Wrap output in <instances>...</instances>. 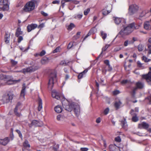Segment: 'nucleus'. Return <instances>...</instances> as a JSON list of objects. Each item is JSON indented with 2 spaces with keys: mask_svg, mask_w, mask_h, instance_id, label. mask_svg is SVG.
<instances>
[{
  "mask_svg": "<svg viewBox=\"0 0 151 151\" xmlns=\"http://www.w3.org/2000/svg\"><path fill=\"white\" fill-rule=\"evenodd\" d=\"M36 3L37 1L35 0H31L28 1L23 8V11L26 12H30L35 9Z\"/></svg>",
  "mask_w": 151,
  "mask_h": 151,
  "instance_id": "nucleus-1",
  "label": "nucleus"
},
{
  "mask_svg": "<svg viewBox=\"0 0 151 151\" xmlns=\"http://www.w3.org/2000/svg\"><path fill=\"white\" fill-rule=\"evenodd\" d=\"M61 102L63 108L68 111H71L73 109L74 105L72 104H69L68 101L64 97H63Z\"/></svg>",
  "mask_w": 151,
  "mask_h": 151,
  "instance_id": "nucleus-2",
  "label": "nucleus"
},
{
  "mask_svg": "<svg viewBox=\"0 0 151 151\" xmlns=\"http://www.w3.org/2000/svg\"><path fill=\"white\" fill-rule=\"evenodd\" d=\"M12 77L11 76L1 74L0 75V80H4L5 81H6V82L4 85L5 84L10 85L12 84L14 81L19 82L20 81V80L12 81L10 79Z\"/></svg>",
  "mask_w": 151,
  "mask_h": 151,
  "instance_id": "nucleus-3",
  "label": "nucleus"
},
{
  "mask_svg": "<svg viewBox=\"0 0 151 151\" xmlns=\"http://www.w3.org/2000/svg\"><path fill=\"white\" fill-rule=\"evenodd\" d=\"M57 75L55 73H51L49 76V79L48 83V87L52 89L53 86L54 82L56 81Z\"/></svg>",
  "mask_w": 151,
  "mask_h": 151,
  "instance_id": "nucleus-4",
  "label": "nucleus"
},
{
  "mask_svg": "<svg viewBox=\"0 0 151 151\" xmlns=\"http://www.w3.org/2000/svg\"><path fill=\"white\" fill-rule=\"evenodd\" d=\"M139 9V6L136 4H132L129 6L128 9V14L132 15L137 12Z\"/></svg>",
  "mask_w": 151,
  "mask_h": 151,
  "instance_id": "nucleus-5",
  "label": "nucleus"
},
{
  "mask_svg": "<svg viewBox=\"0 0 151 151\" xmlns=\"http://www.w3.org/2000/svg\"><path fill=\"white\" fill-rule=\"evenodd\" d=\"M150 71L146 74H143L141 75L142 78V79H145L148 83L151 85V67L149 68Z\"/></svg>",
  "mask_w": 151,
  "mask_h": 151,
  "instance_id": "nucleus-6",
  "label": "nucleus"
},
{
  "mask_svg": "<svg viewBox=\"0 0 151 151\" xmlns=\"http://www.w3.org/2000/svg\"><path fill=\"white\" fill-rule=\"evenodd\" d=\"M13 94L9 93L7 95H4L3 97V100L4 103H7L11 101L13 97Z\"/></svg>",
  "mask_w": 151,
  "mask_h": 151,
  "instance_id": "nucleus-7",
  "label": "nucleus"
},
{
  "mask_svg": "<svg viewBox=\"0 0 151 151\" xmlns=\"http://www.w3.org/2000/svg\"><path fill=\"white\" fill-rule=\"evenodd\" d=\"M133 26L132 24H130L124 28V31L126 32V33L127 35L129 34L133 31Z\"/></svg>",
  "mask_w": 151,
  "mask_h": 151,
  "instance_id": "nucleus-8",
  "label": "nucleus"
},
{
  "mask_svg": "<svg viewBox=\"0 0 151 151\" xmlns=\"http://www.w3.org/2000/svg\"><path fill=\"white\" fill-rule=\"evenodd\" d=\"M149 125L145 122H143L138 124V128L140 129H143L147 130L149 127Z\"/></svg>",
  "mask_w": 151,
  "mask_h": 151,
  "instance_id": "nucleus-9",
  "label": "nucleus"
},
{
  "mask_svg": "<svg viewBox=\"0 0 151 151\" xmlns=\"http://www.w3.org/2000/svg\"><path fill=\"white\" fill-rule=\"evenodd\" d=\"M37 27V25L35 24H32L28 25L27 27V30L28 32H31Z\"/></svg>",
  "mask_w": 151,
  "mask_h": 151,
  "instance_id": "nucleus-10",
  "label": "nucleus"
},
{
  "mask_svg": "<svg viewBox=\"0 0 151 151\" xmlns=\"http://www.w3.org/2000/svg\"><path fill=\"white\" fill-rule=\"evenodd\" d=\"M10 34L8 32H6L4 36V42L6 44L9 42L10 40Z\"/></svg>",
  "mask_w": 151,
  "mask_h": 151,
  "instance_id": "nucleus-11",
  "label": "nucleus"
},
{
  "mask_svg": "<svg viewBox=\"0 0 151 151\" xmlns=\"http://www.w3.org/2000/svg\"><path fill=\"white\" fill-rule=\"evenodd\" d=\"M9 142V139L8 137H6L3 139H0V144L6 145Z\"/></svg>",
  "mask_w": 151,
  "mask_h": 151,
  "instance_id": "nucleus-12",
  "label": "nucleus"
},
{
  "mask_svg": "<svg viewBox=\"0 0 151 151\" xmlns=\"http://www.w3.org/2000/svg\"><path fill=\"white\" fill-rule=\"evenodd\" d=\"M52 96L53 98H55L57 100L61 99V97L59 95L58 93L55 91H53L52 93Z\"/></svg>",
  "mask_w": 151,
  "mask_h": 151,
  "instance_id": "nucleus-13",
  "label": "nucleus"
},
{
  "mask_svg": "<svg viewBox=\"0 0 151 151\" xmlns=\"http://www.w3.org/2000/svg\"><path fill=\"white\" fill-rule=\"evenodd\" d=\"M110 151H118V147L115 145H110L109 146Z\"/></svg>",
  "mask_w": 151,
  "mask_h": 151,
  "instance_id": "nucleus-14",
  "label": "nucleus"
},
{
  "mask_svg": "<svg viewBox=\"0 0 151 151\" xmlns=\"http://www.w3.org/2000/svg\"><path fill=\"white\" fill-rule=\"evenodd\" d=\"M121 125L122 127L125 130L127 129V125L126 119L124 118L123 120L121 121Z\"/></svg>",
  "mask_w": 151,
  "mask_h": 151,
  "instance_id": "nucleus-15",
  "label": "nucleus"
},
{
  "mask_svg": "<svg viewBox=\"0 0 151 151\" xmlns=\"http://www.w3.org/2000/svg\"><path fill=\"white\" fill-rule=\"evenodd\" d=\"M20 72L24 74H25L26 72L32 73L33 72V71H32V69L31 66L29 67L26 68H24L20 71Z\"/></svg>",
  "mask_w": 151,
  "mask_h": 151,
  "instance_id": "nucleus-16",
  "label": "nucleus"
},
{
  "mask_svg": "<svg viewBox=\"0 0 151 151\" xmlns=\"http://www.w3.org/2000/svg\"><path fill=\"white\" fill-rule=\"evenodd\" d=\"M122 104V102L120 100L116 101H115L114 104V106L116 110H117L119 109L121 106Z\"/></svg>",
  "mask_w": 151,
  "mask_h": 151,
  "instance_id": "nucleus-17",
  "label": "nucleus"
},
{
  "mask_svg": "<svg viewBox=\"0 0 151 151\" xmlns=\"http://www.w3.org/2000/svg\"><path fill=\"white\" fill-rule=\"evenodd\" d=\"M38 107L37 108L38 110L39 111H40L42 107V99L39 97L38 100Z\"/></svg>",
  "mask_w": 151,
  "mask_h": 151,
  "instance_id": "nucleus-18",
  "label": "nucleus"
},
{
  "mask_svg": "<svg viewBox=\"0 0 151 151\" xmlns=\"http://www.w3.org/2000/svg\"><path fill=\"white\" fill-rule=\"evenodd\" d=\"M31 124L32 126H34L35 127H40L41 124L39 121L34 120L32 121Z\"/></svg>",
  "mask_w": 151,
  "mask_h": 151,
  "instance_id": "nucleus-19",
  "label": "nucleus"
},
{
  "mask_svg": "<svg viewBox=\"0 0 151 151\" xmlns=\"http://www.w3.org/2000/svg\"><path fill=\"white\" fill-rule=\"evenodd\" d=\"M23 32L21 31V29L20 27H18L15 33V35L16 37H18L19 36L22 35Z\"/></svg>",
  "mask_w": 151,
  "mask_h": 151,
  "instance_id": "nucleus-20",
  "label": "nucleus"
},
{
  "mask_svg": "<svg viewBox=\"0 0 151 151\" xmlns=\"http://www.w3.org/2000/svg\"><path fill=\"white\" fill-rule=\"evenodd\" d=\"M144 28L146 30H149L151 29V26L149 21L145 22L144 24Z\"/></svg>",
  "mask_w": 151,
  "mask_h": 151,
  "instance_id": "nucleus-21",
  "label": "nucleus"
},
{
  "mask_svg": "<svg viewBox=\"0 0 151 151\" xmlns=\"http://www.w3.org/2000/svg\"><path fill=\"white\" fill-rule=\"evenodd\" d=\"M74 110L75 114L76 116H78L80 113V109L79 106H78L75 107L74 106L73 109Z\"/></svg>",
  "mask_w": 151,
  "mask_h": 151,
  "instance_id": "nucleus-22",
  "label": "nucleus"
},
{
  "mask_svg": "<svg viewBox=\"0 0 151 151\" xmlns=\"http://www.w3.org/2000/svg\"><path fill=\"white\" fill-rule=\"evenodd\" d=\"M26 88V86H25V83H24L22 85V90L21 91V92L20 93V96H22L23 97H24L25 95V89Z\"/></svg>",
  "mask_w": 151,
  "mask_h": 151,
  "instance_id": "nucleus-23",
  "label": "nucleus"
},
{
  "mask_svg": "<svg viewBox=\"0 0 151 151\" xmlns=\"http://www.w3.org/2000/svg\"><path fill=\"white\" fill-rule=\"evenodd\" d=\"M136 87L135 88H137V89H141L143 88L144 86V84L142 82L138 81L136 83Z\"/></svg>",
  "mask_w": 151,
  "mask_h": 151,
  "instance_id": "nucleus-24",
  "label": "nucleus"
},
{
  "mask_svg": "<svg viewBox=\"0 0 151 151\" xmlns=\"http://www.w3.org/2000/svg\"><path fill=\"white\" fill-rule=\"evenodd\" d=\"M114 21L115 23L117 24H119L122 22H125L124 20L119 18H116Z\"/></svg>",
  "mask_w": 151,
  "mask_h": 151,
  "instance_id": "nucleus-25",
  "label": "nucleus"
},
{
  "mask_svg": "<svg viewBox=\"0 0 151 151\" xmlns=\"http://www.w3.org/2000/svg\"><path fill=\"white\" fill-rule=\"evenodd\" d=\"M63 109L61 106L58 105L55 108V111L57 113H60L62 111Z\"/></svg>",
  "mask_w": 151,
  "mask_h": 151,
  "instance_id": "nucleus-26",
  "label": "nucleus"
},
{
  "mask_svg": "<svg viewBox=\"0 0 151 151\" xmlns=\"http://www.w3.org/2000/svg\"><path fill=\"white\" fill-rule=\"evenodd\" d=\"M133 25V28L134 27L135 29H138L142 26V23L138 24H135L134 23H131Z\"/></svg>",
  "mask_w": 151,
  "mask_h": 151,
  "instance_id": "nucleus-27",
  "label": "nucleus"
},
{
  "mask_svg": "<svg viewBox=\"0 0 151 151\" xmlns=\"http://www.w3.org/2000/svg\"><path fill=\"white\" fill-rule=\"evenodd\" d=\"M126 32L124 31V29H122L118 34V35L120 36V37H124V36L125 35H127Z\"/></svg>",
  "mask_w": 151,
  "mask_h": 151,
  "instance_id": "nucleus-28",
  "label": "nucleus"
},
{
  "mask_svg": "<svg viewBox=\"0 0 151 151\" xmlns=\"http://www.w3.org/2000/svg\"><path fill=\"white\" fill-rule=\"evenodd\" d=\"M75 27V25L73 23H70L69 25L66 26V28L68 30L70 31Z\"/></svg>",
  "mask_w": 151,
  "mask_h": 151,
  "instance_id": "nucleus-29",
  "label": "nucleus"
},
{
  "mask_svg": "<svg viewBox=\"0 0 151 151\" xmlns=\"http://www.w3.org/2000/svg\"><path fill=\"white\" fill-rule=\"evenodd\" d=\"M18 108L15 107L14 109V113L15 115L17 117H19L21 115V113L18 112Z\"/></svg>",
  "mask_w": 151,
  "mask_h": 151,
  "instance_id": "nucleus-30",
  "label": "nucleus"
},
{
  "mask_svg": "<svg viewBox=\"0 0 151 151\" xmlns=\"http://www.w3.org/2000/svg\"><path fill=\"white\" fill-rule=\"evenodd\" d=\"M48 60V58L46 57H43L41 60V62L42 64H44L47 63Z\"/></svg>",
  "mask_w": 151,
  "mask_h": 151,
  "instance_id": "nucleus-31",
  "label": "nucleus"
},
{
  "mask_svg": "<svg viewBox=\"0 0 151 151\" xmlns=\"http://www.w3.org/2000/svg\"><path fill=\"white\" fill-rule=\"evenodd\" d=\"M112 9V6H111L110 10H105L104 9L103 10V12H102L103 14L104 15H105V16L106 15H107L109 13L111 12V10Z\"/></svg>",
  "mask_w": 151,
  "mask_h": 151,
  "instance_id": "nucleus-32",
  "label": "nucleus"
},
{
  "mask_svg": "<svg viewBox=\"0 0 151 151\" xmlns=\"http://www.w3.org/2000/svg\"><path fill=\"white\" fill-rule=\"evenodd\" d=\"M23 145L25 147H30V145L28 141L27 140H25L23 143Z\"/></svg>",
  "mask_w": 151,
  "mask_h": 151,
  "instance_id": "nucleus-33",
  "label": "nucleus"
},
{
  "mask_svg": "<svg viewBox=\"0 0 151 151\" xmlns=\"http://www.w3.org/2000/svg\"><path fill=\"white\" fill-rule=\"evenodd\" d=\"M69 62H66L65 60H63L61 61L60 63V65L63 66L67 65Z\"/></svg>",
  "mask_w": 151,
  "mask_h": 151,
  "instance_id": "nucleus-34",
  "label": "nucleus"
},
{
  "mask_svg": "<svg viewBox=\"0 0 151 151\" xmlns=\"http://www.w3.org/2000/svg\"><path fill=\"white\" fill-rule=\"evenodd\" d=\"M101 36L102 39L104 40L107 37V34L105 33L104 32L102 31L101 32Z\"/></svg>",
  "mask_w": 151,
  "mask_h": 151,
  "instance_id": "nucleus-35",
  "label": "nucleus"
},
{
  "mask_svg": "<svg viewBox=\"0 0 151 151\" xmlns=\"http://www.w3.org/2000/svg\"><path fill=\"white\" fill-rule=\"evenodd\" d=\"M31 67L32 69V71H33V72L38 70L40 68V67L38 65H32L31 66Z\"/></svg>",
  "mask_w": 151,
  "mask_h": 151,
  "instance_id": "nucleus-36",
  "label": "nucleus"
},
{
  "mask_svg": "<svg viewBox=\"0 0 151 151\" xmlns=\"http://www.w3.org/2000/svg\"><path fill=\"white\" fill-rule=\"evenodd\" d=\"M10 63L12 66H14L17 64L18 62L13 59L10 60Z\"/></svg>",
  "mask_w": 151,
  "mask_h": 151,
  "instance_id": "nucleus-37",
  "label": "nucleus"
},
{
  "mask_svg": "<svg viewBox=\"0 0 151 151\" xmlns=\"http://www.w3.org/2000/svg\"><path fill=\"white\" fill-rule=\"evenodd\" d=\"M13 128L11 129V132L10 134L9 137L11 140H13L14 139V136L13 133Z\"/></svg>",
  "mask_w": 151,
  "mask_h": 151,
  "instance_id": "nucleus-38",
  "label": "nucleus"
},
{
  "mask_svg": "<svg viewBox=\"0 0 151 151\" xmlns=\"http://www.w3.org/2000/svg\"><path fill=\"white\" fill-rule=\"evenodd\" d=\"M142 59L144 60L145 62H148L151 60V59H148L146 56H143L142 57Z\"/></svg>",
  "mask_w": 151,
  "mask_h": 151,
  "instance_id": "nucleus-39",
  "label": "nucleus"
},
{
  "mask_svg": "<svg viewBox=\"0 0 151 151\" xmlns=\"http://www.w3.org/2000/svg\"><path fill=\"white\" fill-rule=\"evenodd\" d=\"M132 121L136 122L138 121L139 120L136 114H135V116H134L132 117Z\"/></svg>",
  "mask_w": 151,
  "mask_h": 151,
  "instance_id": "nucleus-40",
  "label": "nucleus"
},
{
  "mask_svg": "<svg viewBox=\"0 0 151 151\" xmlns=\"http://www.w3.org/2000/svg\"><path fill=\"white\" fill-rule=\"evenodd\" d=\"M59 145L58 144L54 145L52 148L54 151H57L59 148Z\"/></svg>",
  "mask_w": 151,
  "mask_h": 151,
  "instance_id": "nucleus-41",
  "label": "nucleus"
},
{
  "mask_svg": "<svg viewBox=\"0 0 151 151\" xmlns=\"http://www.w3.org/2000/svg\"><path fill=\"white\" fill-rule=\"evenodd\" d=\"M8 1L7 0H2L0 2V4L1 5H6V4H8Z\"/></svg>",
  "mask_w": 151,
  "mask_h": 151,
  "instance_id": "nucleus-42",
  "label": "nucleus"
},
{
  "mask_svg": "<svg viewBox=\"0 0 151 151\" xmlns=\"http://www.w3.org/2000/svg\"><path fill=\"white\" fill-rule=\"evenodd\" d=\"M18 37L17 42L18 43H20L23 40V37L22 36H19L18 37Z\"/></svg>",
  "mask_w": 151,
  "mask_h": 151,
  "instance_id": "nucleus-43",
  "label": "nucleus"
},
{
  "mask_svg": "<svg viewBox=\"0 0 151 151\" xmlns=\"http://www.w3.org/2000/svg\"><path fill=\"white\" fill-rule=\"evenodd\" d=\"M137 88L135 87L134 88L132 91L130 92V93L133 96H134L135 94V92L137 90Z\"/></svg>",
  "mask_w": 151,
  "mask_h": 151,
  "instance_id": "nucleus-44",
  "label": "nucleus"
},
{
  "mask_svg": "<svg viewBox=\"0 0 151 151\" xmlns=\"http://www.w3.org/2000/svg\"><path fill=\"white\" fill-rule=\"evenodd\" d=\"M60 46L57 47L52 52L53 53L58 52L60 51Z\"/></svg>",
  "mask_w": 151,
  "mask_h": 151,
  "instance_id": "nucleus-45",
  "label": "nucleus"
},
{
  "mask_svg": "<svg viewBox=\"0 0 151 151\" xmlns=\"http://www.w3.org/2000/svg\"><path fill=\"white\" fill-rule=\"evenodd\" d=\"M3 9L4 11H7L9 9V6L8 4L6 5H4L3 7Z\"/></svg>",
  "mask_w": 151,
  "mask_h": 151,
  "instance_id": "nucleus-46",
  "label": "nucleus"
},
{
  "mask_svg": "<svg viewBox=\"0 0 151 151\" xmlns=\"http://www.w3.org/2000/svg\"><path fill=\"white\" fill-rule=\"evenodd\" d=\"M147 50L148 51V54H151V44L148 45Z\"/></svg>",
  "mask_w": 151,
  "mask_h": 151,
  "instance_id": "nucleus-47",
  "label": "nucleus"
},
{
  "mask_svg": "<svg viewBox=\"0 0 151 151\" xmlns=\"http://www.w3.org/2000/svg\"><path fill=\"white\" fill-rule=\"evenodd\" d=\"M145 99L148 101L149 104H151V95L148 96L145 98Z\"/></svg>",
  "mask_w": 151,
  "mask_h": 151,
  "instance_id": "nucleus-48",
  "label": "nucleus"
},
{
  "mask_svg": "<svg viewBox=\"0 0 151 151\" xmlns=\"http://www.w3.org/2000/svg\"><path fill=\"white\" fill-rule=\"evenodd\" d=\"M90 8H88L86 10H85L84 11V14L85 15H87L88 14L90 11Z\"/></svg>",
  "mask_w": 151,
  "mask_h": 151,
  "instance_id": "nucleus-49",
  "label": "nucleus"
},
{
  "mask_svg": "<svg viewBox=\"0 0 151 151\" xmlns=\"http://www.w3.org/2000/svg\"><path fill=\"white\" fill-rule=\"evenodd\" d=\"M115 140L117 142H120L121 141V139L120 136H118L115 138Z\"/></svg>",
  "mask_w": 151,
  "mask_h": 151,
  "instance_id": "nucleus-50",
  "label": "nucleus"
},
{
  "mask_svg": "<svg viewBox=\"0 0 151 151\" xmlns=\"http://www.w3.org/2000/svg\"><path fill=\"white\" fill-rule=\"evenodd\" d=\"M109 111V109L108 107L106 108L104 111V113L105 115H107Z\"/></svg>",
  "mask_w": 151,
  "mask_h": 151,
  "instance_id": "nucleus-51",
  "label": "nucleus"
},
{
  "mask_svg": "<svg viewBox=\"0 0 151 151\" xmlns=\"http://www.w3.org/2000/svg\"><path fill=\"white\" fill-rule=\"evenodd\" d=\"M89 31L92 34H93L96 31V29L95 27H93L91 28Z\"/></svg>",
  "mask_w": 151,
  "mask_h": 151,
  "instance_id": "nucleus-52",
  "label": "nucleus"
},
{
  "mask_svg": "<svg viewBox=\"0 0 151 151\" xmlns=\"http://www.w3.org/2000/svg\"><path fill=\"white\" fill-rule=\"evenodd\" d=\"M84 74L83 73H80L78 76V79H81L82 78Z\"/></svg>",
  "mask_w": 151,
  "mask_h": 151,
  "instance_id": "nucleus-53",
  "label": "nucleus"
},
{
  "mask_svg": "<svg viewBox=\"0 0 151 151\" xmlns=\"http://www.w3.org/2000/svg\"><path fill=\"white\" fill-rule=\"evenodd\" d=\"M92 34L91 33V32L90 31L87 34L86 36L84 37L83 39V41H84L85 40V39L88 37V36H90V35H91Z\"/></svg>",
  "mask_w": 151,
  "mask_h": 151,
  "instance_id": "nucleus-54",
  "label": "nucleus"
},
{
  "mask_svg": "<svg viewBox=\"0 0 151 151\" xmlns=\"http://www.w3.org/2000/svg\"><path fill=\"white\" fill-rule=\"evenodd\" d=\"M138 50L139 51H142L143 50V47L141 45H139L138 47Z\"/></svg>",
  "mask_w": 151,
  "mask_h": 151,
  "instance_id": "nucleus-55",
  "label": "nucleus"
},
{
  "mask_svg": "<svg viewBox=\"0 0 151 151\" xmlns=\"http://www.w3.org/2000/svg\"><path fill=\"white\" fill-rule=\"evenodd\" d=\"M45 53L46 52L44 50H42L39 54V55L41 56H42L44 55Z\"/></svg>",
  "mask_w": 151,
  "mask_h": 151,
  "instance_id": "nucleus-56",
  "label": "nucleus"
},
{
  "mask_svg": "<svg viewBox=\"0 0 151 151\" xmlns=\"http://www.w3.org/2000/svg\"><path fill=\"white\" fill-rule=\"evenodd\" d=\"M119 91L117 90H115L113 92V93L114 95H116L119 94Z\"/></svg>",
  "mask_w": 151,
  "mask_h": 151,
  "instance_id": "nucleus-57",
  "label": "nucleus"
},
{
  "mask_svg": "<svg viewBox=\"0 0 151 151\" xmlns=\"http://www.w3.org/2000/svg\"><path fill=\"white\" fill-rule=\"evenodd\" d=\"M88 150V149L87 147H81L80 148L81 151H87Z\"/></svg>",
  "mask_w": 151,
  "mask_h": 151,
  "instance_id": "nucleus-58",
  "label": "nucleus"
},
{
  "mask_svg": "<svg viewBox=\"0 0 151 151\" xmlns=\"http://www.w3.org/2000/svg\"><path fill=\"white\" fill-rule=\"evenodd\" d=\"M41 14L44 17H46L48 16V14L46 13L45 12L43 11H41Z\"/></svg>",
  "mask_w": 151,
  "mask_h": 151,
  "instance_id": "nucleus-59",
  "label": "nucleus"
},
{
  "mask_svg": "<svg viewBox=\"0 0 151 151\" xmlns=\"http://www.w3.org/2000/svg\"><path fill=\"white\" fill-rule=\"evenodd\" d=\"M62 118L60 114L58 115L57 116V119L58 121L61 120Z\"/></svg>",
  "mask_w": 151,
  "mask_h": 151,
  "instance_id": "nucleus-60",
  "label": "nucleus"
},
{
  "mask_svg": "<svg viewBox=\"0 0 151 151\" xmlns=\"http://www.w3.org/2000/svg\"><path fill=\"white\" fill-rule=\"evenodd\" d=\"M137 64L138 67L139 68L142 67V64L141 63L140 61H138L137 62Z\"/></svg>",
  "mask_w": 151,
  "mask_h": 151,
  "instance_id": "nucleus-61",
  "label": "nucleus"
},
{
  "mask_svg": "<svg viewBox=\"0 0 151 151\" xmlns=\"http://www.w3.org/2000/svg\"><path fill=\"white\" fill-rule=\"evenodd\" d=\"M73 45V43L72 42H70L69 43V44L68 46V48H71Z\"/></svg>",
  "mask_w": 151,
  "mask_h": 151,
  "instance_id": "nucleus-62",
  "label": "nucleus"
},
{
  "mask_svg": "<svg viewBox=\"0 0 151 151\" xmlns=\"http://www.w3.org/2000/svg\"><path fill=\"white\" fill-rule=\"evenodd\" d=\"M104 64H106L107 65H109V60H104Z\"/></svg>",
  "mask_w": 151,
  "mask_h": 151,
  "instance_id": "nucleus-63",
  "label": "nucleus"
},
{
  "mask_svg": "<svg viewBox=\"0 0 151 151\" xmlns=\"http://www.w3.org/2000/svg\"><path fill=\"white\" fill-rule=\"evenodd\" d=\"M101 118L100 117H99L96 119V122L97 123H99L101 122Z\"/></svg>",
  "mask_w": 151,
  "mask_h": 151,
  "instance_id": "nucleus-64",
  "label": "nucleus"
}]
</instances>
